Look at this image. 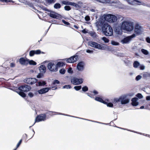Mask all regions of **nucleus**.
Segmentation results:
<instances>
[{"label": "nucleus", "instance_id": "nucleus-1", "mask_svg": "<svg viewBox=\"0 0 150 150\" xmlns=\"http://www.w3.org/2000/svg\"><path fill=\"white\" fill-rule=\"evenodd\" d=\"M126 96H120L119 98H114L112 101V103H107L105 101L104 103L107 105L108 107H112L113 105L118 107L120 106V102L122 105L126 104L129 102V100L128 99H126Z\"/></svg>", "mask_w": 150, "mask_h": 150}, {"label": "nucleus", "instance_id": "nucleus-2", "mask_svg": "<svg viewBox=\"0 0 150 150\" xmlns=\"http://www.w3.org/2000/svg\"><path fill=\"white\" fill-rule=\"evenodd\" d=\"M102 24L101 28L104 35L107 36H111L113 34V30L110 26L108 24L102 23L101 22H97L96 25L98 28H99L101 26L100 25Z\"/></svg>", "mask_w": 150, "mask_h": 150}, {"label": "nucleus", "instance_id": "nucleus-3", "mask_svg": "<svg viewBox=\"0 0 150 150\" xmlns=\"http://www.w3.org/2000/svg\"><path fill=\"white\" fill-rule=\"evenodd\" d=\"M134 24L132 23L124 21L121 25V28L127 31H131L134 29Z\"/></svg>", "mask_w": 150, "mask_h": 150}, {"label": "nucleus", "instance_id": "nucleus-4", "mask_svg": "<svg viewBox=\"0 0 150 150\" xmlns=\"http://www.w3.org/2000/svg\"><path fill=\"white\" fill-rule=\"evenodd\" d=\"M88 46L96 49L103 50H105V47L104 46L96 42L93 41H88Z\"/></svg>", "mask_w": 150, "mask_h": 150}, {"label": "nucleus", "instance_id": "nucleus-5", "mask_svg": "<svg viewBox=\"0 0 150 150\" xmlns=\"http://www.w3.org/2000/svg\"><path fill=\"white\" fill-rule=\"evenodd\" d=\"M105 20L110 23H114L117 20V18L115 16L111 14H108L104 16Z\"/></svg>", "mask_w": 150, "mask_h": 150}, {"label": "nucleus", "instance_id": "nucleus-6", "mask_svg": "<svg viewBox=\"0 0 150 150\" xmlns=\"http://www.w3.org/2000/svg\"><path fill=\"white\" fill-rule=\"evenodd\" d=\"M50 112H52L57 113V114H58V115H62L66 116H67L71 117H75V118H79L80 119H83V120H87V121H91V122H96V123H98L99 124H102L103 125H107V124H106V123H102V122H98V121H96L90 120H89L87 119L83 118H80V117H75L74 116H71V115H68L67 114H64V113H60V112H51V111H50Z\"/></svg>", "mask_w": 150, "mask_h": 150}, {"label": "nucleus", "instance_id": "nucleus-7", "mask_svg": "<svg viewBox=\"0 0 150 150\" xmlns=\"http://www.w3.org/2000/svg\"><path fill=\"white\" fill-rule=\"evenodd\" d=\"M49 12L50 13H48V14L52 18L57 19H60L62 18V16L60 14L54 11L50 10Z\"/></svg>", "mask_w": 150, "mask_h": 150}, {"label": "nucleus", "instance_id": "nucleus-8", "mask_svg": "<svg viewBox=\"0 0 150 150\" xmlns=\"http://www.w3.org/2000/svg\"><path fill=\"white\" fill-rule=\"evenodd\" d=\"M47 68L51 71L56 72L58 70V68L56 65L53 62H50L48 63L47 65Z\"/></svg>", "mask_w": 150, "mask_h": 150}, {"label": "nucleus", "instance_id": "nucleus-9", "mask_svg": "<svg viewBox=\"0 0 150 150\" xmlns=\"http://www.w3.org/2000/svg\"><path fill=\"white\" fill-rule=\"evenodd\" d=\"M46 115L45 114H41L38 115L35 119V122L32 125H34L35 122H38L40 121H44L46 119Z\"/></svg>", "mask_w": 150, "mask_h": 150}, {"label": "nucleus", "instance_id": "nucleus-10", "mask_svg": "<svg viewBox=\"0 0 150 150\" xmlns=\"http://www.w3.org/2000/svg\"><path fill=\"white\" fill-rule=\"evenodd\" d=\"M143 27L139 25L138 23H136L135 25L134 32L138 35L141 34L143 32Z\"/></svg>", "mask_w": 150, "mask_h": 150}, {"label": "nucleus", "instance_id": "nucleus-11", "mask_svg": "<svg viewBox=\"0 0 150 150\" xmlns=\"http://www.w3.org/2000/svg\"><path fill=\"white\" fill-rule=\"evenodd\" d=\"M38 80L35 78H26L24 80V82L28 84L32 85L35 83Z\"/></svg>", "mask_w": 150, "mask_h": 150}, {"label": "nucleus", "instance_id": "nucleus-12", "mask_svg": "<svg viewBox=\"0 0 150 150\" xmlns=\"http://www.w3.org/2000/svg\"><path fill=\"white\" fill-rule=\"evenodd\" d=\"M71 82L74 85H79L83 83V79L82 78L78 79L75 77H73L71 79Z\"/></svg>", "mask_w": 150, "mask_h": 150}, {"label": "nucleus", "instance_id": "nucleus-13", "mask_svg": "<svg viewBox=\"0 0 150 150\" xmlns=\"http://www.w3.org/2000/svg\"><path fill=\"white\" fill-rule=\"evenodd\" d=\"M78 58L77 55H74L68 58L64 59V60H66L67 63H74L77 61Z\"/></svg>", "mask_w": 150, "mask_h": 150}, {"label": "nucleus", "instance_id": "nucleus-14", "mask_svg": "<svg viewBox=\"0 0 150 150\" xmlns=\"http://www.w3.org/2000/svg\"><path fill=\"white\" fill-rule=\"evenodd\" d=\"M31 88V87L30 86L26 84L21 86L18 88V89L20 91L25 92H27L29 91Z\"/></svg>", "mask_w": 150, "mask_h": 150}, {"label": "nucleus", "instance_id": "nucleus-15", "mask_svg": "<svg viewBox=\"0 0 150 150\" xmlns=\"http://www.w3.org/2000/svg\"><path fill=\"white\" fill-rule=\"evenodd\" d=\"M85 63L84 62L81 61L78 63L77 65V69L79 71H82L84 68Z\"/></svg>", "mask_w": 150, "mask_h": 150}, {"label": "nucleus", "instance_id": "nucleus-16", "mask_svg": "<svg viewBox=\"0 0 150 150\" xmlns=\"http://www.w3.org/2000/svg\"><path fill=\"white\" fill-rule=\"evenodd\" d=\"M82 3L81 2L79 1L78 2V4H76L74 2H71L70 6H73L76 8V9L77 10L79 8L81 7Z\"/></svg>", "mask_w": 150, "mask_h": 150}, {"label": "nucleus", "instance_id": "nucleus-17", "mask_svg": "<svg viewBox=\"0 0 150 150\" xmlns=\"http://www.w3.org/2000/svg\"><path fill=\"white\" fill-rule=\"evenodd\" d=\"M50 89L49 88H43L38 90V92L40 94H43L47 92Z\"/></svg>", "mask_w": 150, "mask_h": 150}, {"label": "nucleus", "instance_id": "nucleus-18", "mask_svg": "<svg viewBox=\"0 0 150 150\" xmlns=\"http://www.w3.org/2000/svg\"><path fill=\"white\" fill-rule=\"evenodd\" d=\"M28 60L25 59L23 57H21L19 59V62L21 64L25 65L28 64Z\"/></svg>", "mask_w": 150, "mask_h": 150}, {"label": "nucleus", "instance_id": "nucleus-19", "mask_svg": "<svg viewBox=\"0 0 150 150\" xmlns=\"http://www.w3.org/2000/svg\"><path fill=\"white\" fill-rule=\"evenodd\" d=\"M138 98H134L132 99V105L133 106H136L138 105L139 103L137 102Z\"/></svg>", "mask_w": 150, "mask_h": 150}, {"label": "nucleus", "instance_id": "nucleus-20", "mask_svg": "<svg viewBox=\"0 0 150 150\" xmlns=\"http://www.w3.org/2000/svg\"><path fill=\"white\" fill-rule=\"evenodd\" d=\"M46 67L44 65H41L39 67V70L40 72L44 74L46 72Z\"/></svg>", "mask_w": 150, "mask_h": 150}, {"label": "nucleus", "instance_id": "nucleus-21", "mask_svg": "<svg viewBox=\"0 0 150 150\" xmlns=\"http://www.w3.org/2000/svg\"><path fill=\"white\" fill-rule=\"evenodd\" d=\"M114 54L117 56L124 57H125V54L122 53L121 52H117L115 51L114 52Z\"/></svg>", "mask_w": 150, "mask_h": 150}, {"label": "nucleus", "instance_id": "nucleus-22", "mask_svg": "<svg viewBox=\"0 0 150 150\" xmlns=\"http://www.w3.org/2000/svg\"><path fill=\"white\" fill-rule=\"evenodd\" d=\"M130 40L129 36H128L122 40V41L123 43H126L129 42Z\"/></svg>", "mask_w": 150, "mask_h": 150}, {"label": "nucleus", "instance_id": "nucleus-23", "mask_svg": "<svg viewBox=\"0 0 150 150\" xmlns=\"http://www.w3.org/2000/svg\"><path fill=\"white\" fill-rule=\"evenodd\" d=\"M95 100L98 101L102 103H104L105 101H104L102 98L100 97H96L95 98Z\"/></svg>", "mask_w": 150, "mask_h": 150}, {"label": "nucleus", "instance_id": "nucleus-24", "mask_svg": "<svg viewBox=\"0 0 150 150\" xmlns=\"http://www.w3.org/2000/svg\"><path fill=\"white\" fill-rule=\"evenodd\" d=\"M22 91H17L16 92L19 95L23 97H25L26 96V94Z\"/></svg>", "mask_w": 150, "mask_h": 150}, {"label": "nucleus", "instance_id": "nucleus-25", "mask_svg": "<svg viewBox=\"0 0 150 150\" xmlns=\"http://www.w3.org/2000/svg\"><path fill=\"white\" fill-rule=\"evenodd\" d=\"M140 65L139 63L137 61H135L133 63V67L135 68H137Z\"/></svg>", "mask_w": 150, "mask_h": 150}, {"label": "nucleus", "instance_id": "nucleus-26", "mask_svg": "<svg viewBox=\"0 0 150 150\" xmlns=\"http://www.w3.org/2000/svg\"><path fill=\"white\" fill-rule=\"evenodd\" d=\"M37 94V92H35L34 93L30 92L28 93V95L30 98H32L34 96L36 95Z\"/></svg>", "mask_w": 150, "mask_h": 150}, {"label": "nucleus", "instance_id": "nucleus-27", "mask_svg": "<svg viewBox=\"0 0 150 150\" xmlns=\"http://www.w3.org/2000/svg\"><path fill=\"white\" fill-rule=\"evenodd\" d=\"M28 64L29 63L30 65H35L36 64V63L33 60H28Z\"/></svg>", "mask_w": 150, "mask_h": 150}, {"label": "nucleus", "instance_id": "nucleus-28", "mask_svg": "<svg viewBox=\"0 0 150 150\" xmlns=\"http://www.w3.org/2000/svg\"><path fill=\"white\" fill-rule=\"evenodd\" d=\"M89 34L93 38L95 39L96 38V35L94 32H90Z\"/></svg>", "mask_w": 150, "mask_h": 150}, {"label": "nucleus", "instance_id": "nucleus-29", "mask_svg": "<svg viewBox=\"0 0 150 150\" xmlns=\"http://www.w3.org/2000/svg\"><path fill=\"white\" fill-rule=\"evenodd\" d=\"M62 3L64 5H71V2H69L67 0H66L62 1Z\"/></svg>", "mask_w": 150, "mask_h": 150}, {"label": "nucleus", "instance_id": "nucleus-30", "mask_svg": "<svg viewBox=\"0 0 150 150\" xmlns=\"http://www.w3.org/2000/svg\"><path fill=\"white\" fill-rule=\"evenodd\" d=\"M122 61L124 62L125 63V65L126 66H128L129 64V62L130 61L127 60L126 58L123 59H122Z\"/></svg>", "mask_w": 150, "mask_h": 150}, {"label": "nucleus", "instance_id": "nucleus-31", "mask_svg": "<svg viewBox=\"0 0 150 150\" xmlns=\"http://www.w3.org/2000/svg\"><path fill=\"white\" fill-rule=\"evenodd\" d=\"M61 7V5L59 3H56L54 6V7L55 9L60 8Z\"/></svg>", "mask_w": 150, "mask_h": 150}, {"label": "nucleus", "instance_id": "nucleus-32", "mask_svg": "<svg viewBox=\"0 0 150 150\" xmlns=\"http://www.w3.org/2000/svg\"><path fill=\"white\" fill-rule=\"evenodd\" d=\"M141 52L144 54L146 55H148L149 53L148 51L147 50L144 49H141Z\"/></svg>", "mask_w": 150, "mask_h": 150}, {"label": "nucleus", "instance_id": "nucleus-33", "mask_svg": "<svg viewBox=\"0 0 150 150\" xmlns=\"http://www.w3.org/2000/svg\"><path fill=\"white\" fill-rule=\"evenodd\" d=\"M143 76L144 78H146L148 77H150V74L145 72L143 74Z\"/></svg>", "mask_w": 150, "mask_h": 150}, {"label": "nucleus", "instance_id": "nucleus-34", "mask_svg": "<svg viewBox=\"0 0 150 150\" xmlns=\"http://www.w3.org/2000/svg\"><path fill=\"white\" fill-rule=\"evenodd\" d=\"M27 4L33 9H35V7L34 6L33 4L30 2H28L27 3Z\"/></svg>", "mask_w": 150, "mask_h": 150}, {"label": "nucleus", "instance_id": "nucleus-35", "mask_svg": "<svg viewBox=\"0 0 150 150\" xmlns=\"http://www.w3.org/2000/svg\"><path fill=\"white\" fill-rule=\"evenodd\" d=\"M46 84V82L44 81H40L38 82V85L39 86L45 85Z\"/></svg>", "mask_w": 150, "mask_h": 150}, {"label": "nucleus", "instance_id": "nucleus-36", "mask_svg": "<svg viewBox=\"0 0 150 150\" xmlns=\"http://www.w3.org/2000/svg\"><path fill=\"white\" fill-rule=\"evenodd\" d=\"M35 54H39L41 53V51L40 50H33Z\"/></svg>", "mask_w": 150, "mask_h": 150}, {"label": "nucleus", "instance_id": "nucleus-37", "mask_svg": "<svg viewBox=\"0 0 150 150\" xmlns=\"http://www.w3.org/2000/svg\"><path fill=\"white\" fill-rule=\"evenodd\" d=\"M64 63L63 62H57L56 65L57 66V67H62L63 66Z\"/></svg>", "mask_w": 150, "mask_h": 150}, {"label": "nucleus", "instance_id": "nucleus-38", "mask_svg": "<svg viewBox=\"0 0 150 150\" xmlns=\"http://www.w3.org/2000/svg\"><path fill=\"white\" fill-rule=\"evenodd\" d=\"M81 86H75L74 87V88L76 91H79L81 89Z\"/></svg>", "mask_w": 150, "mask_h": 150}, {"label": "nucleus", "instance_id": "nucleus-39", "mask_svg": "<svg viewBox=\"0 0 150 150\" xmlns=\"http://www.w3.org/2000/svg\"><path fill=\"white\" fill-rule=\"evenodd\" d=\"M129 1H131V2L130 3H131V4H134V2H136L139 3H141V2L140 1L137 0H128Z\"/></svg>", "mask_w": 150, "mask_h": 150}, {"label": "nucleus", "instance_id": "nucleus-40", "mask_svg": "<svg viewBox=\"0 0 150 150\" xmlns=\"http://www.w3.org/2000/svg\"><path fill=\"white\" fill-rule=\"evenodd\" d=\"M82 91L84 92H86L88 90V87L86 86H83L82 88Z\"/></svg>", "mask_w": 150, "mask_h": 150}, {"label": "nucleus", "instance_id": "nucleus-41", "mask_svg": "<svg viewBox=\"0 0 150 150\" xmlns=\"http://www.w3.org/2000/svg\"><path fill=\"white\" fill-rule=\"evenodd\" d=\"M44 74L40 72V73H39L37 75V77L38 78H40L42 77Z\"/></svg>", "mask_w": 150, "mask_h": 150}, {"label": "nucleus", "instance_id": "nucleus-42", "mask_svg": "<svg viewBox=\"0 0 150 150\" xmlns=\"http://www.w3.org/2000/svg\"><path fill=\"white\" fill-rule=\"evenodd\" d=\"M71 88V87L70 85H65L63 87V88L70 89Z\"/></svg>", "mask_w": 150, "mask_h": 150}, {"label": "nucleus", "instance_id": "nucleus-43", "mask_svg": "<svg viewBox=\"0 0 150 150\" xmlns=\"http://www.w3.org/2000/svg\"><path fill=\"white\" fill-rule=\"evenodd\" d=\"M64 9L67 11H69L71 9V8L70 6H66L64 7Z\"/></svg>", "mask_w": 150, "mask_h": 150}, {"label": "nucleus", "instance_id": "nucleus-44", "mask_svg": "<svg viewBox=\"0 0 150 150\" xmlns=\"http://www.w3.org/2000/svg\"><path fill=\"white\" fill-rule=\"evenodd\" d=\"M102 40L105 43H108L109 41V40L105 37H103L102 38Z\"/></svg>", "mask_w": 150, "mask_h": 150}, {"label": "nucleus", "instance_id": "nucleus-45", "mask_svg": "<svg viewBox=\"0 0 150 150\" xmlns=\"http://www.w3.org/2000/svg\"><path fill=\"white\" fill-rule=\"evenodd\" d=\"M29 55L30 57H33V56L34 55V52L33 50H32L30 51L29 52Z\"/></svg>", "mask_w": 150, "mask_h": 150}, {"label": "nucleus", "instance_id": "nucleus-46", "mask_svg": "<svg viewBox=\"0 0 150 150\" xmlns=\"http://www.w3.org/2000/svg\"><path fill=\"white\" fill-rule=\"evenodd\" d=\"M136 96L139 98L141 99L143 98V96L140 93H138L136 95Z\"/></svg>", "mask_w": 150, "mask_h": 150}, {"label": "nucleus", "instance_id": "nucleus-47", "mask_svg": "<svg viewBox=\"0 0 150 150\" xmlns=\"http://www.w3.org/2000/svg\"><path fill=\"white\" fill-rule=\"evenodd\" d=\"M66 71V70L65 69H62L59 70V73L62 74H64Z\"/></svg>", "mask_w": 150, "mask_h": 150}, {"label": "nucleus", "instance_id": "nucleus-48", "mask_svg": "<svg viewBox=\"0 0 150 150\" xmlns=\"http://www.w3.org/2000/svg\"><path fill=\"white\" fill-rule=\"evenodd\" d=\"M46 1L49 3L52 4L54 3L56 0H46Z\"/></svg>", "mask_w": 150, "mask_h": 150}, {"label": "nucleus", "instance_id": "nucleus-49", "mask_svg": "<svg viewBox=\"0 0 150 150\" xmlns=\"http://www.w3.org/2000/svg\"><path fill=\"white\" fill-rule=\"evenodd\" d=\"M142 78V76H141L138 75L136 77L135 80L137 81H138L140 80Z\"/></svg>", "mask_w": 150, "mask_h": 150}, {"label": "nucleus", "instance_id": "nucleus-50", "mask_svg": "<svg viewBox=\"0 0 150 150\" xmlns=\"http://www.w3.org/2000/svg\"><path fill=\"white\" fill-rule=\"evenodd\" d=\"M111 44L113 45H119V43L118 42H116L114 41H112Z\"/></svg>", "mask_w": 150, "mask_h": 150}, {"label": "nucleus", "instance_id": "nucleus-51", "mask_svg": "<svg viewBox=\"0 0 150 150\" xmlns=\"http://www.w3.org/2000/svg\"><path fill=\"white\" fill-rule=\"evenodd\" d=\"M59 81L57 80H55L53 82V84L55 85V84H59Z\"/></svg>", "mask_w": 150, "mask_h": 150}, {"label": "nucleus", "instance_id": "nucleus-52", "mask_svg": "<svg viewBox=\"0 0 150 150\" xmlns=\"http://www.w3.org/2000/svg\"><path fill=\"white\" fill-rule=\"evenodd\" d=\"M0 1L2 2H6L7 3L8 2H11L12 1V0H0Z\"/></svg>", "mask_w": 150, "mask_h": 150}, {"label": "nucleus", "instance_id": "nucleus-53", "mask_svg": "<svg viewBox=\"0 0 150 150\" xmlns=\"http://www.w3.org/2000/svg\"><path fill=\"white\" fill-rule=\"evenodd\" d=\"M136 36V35L135 34H133L132 35L130 36H129V38H130V40L132 38H135Z\"/></svg>", "mask_w": 150, "mask_h": 150}, {"label": "nucleus", "instance_id": "nucleus-54", "mask_svg": "<svg viewBox=\"0 0 150 150\" xmlns=\"http://www.w3.org/2000/svg\"><path fill=\"white\" fill-rule=\"evenodd\" d=\"M134 95V94L133 93H129L126 95H125L124 96H126V99H128L129 98H127V96H129L130 97H132V96H133ZM129 99L130 100V99Z\"/></svg>", "mask_w": 150, "mask_h": 150}, {"label": "nucleus", "instance_id": "nucleus-55", "mask_svg": "<svg viewBox=\"0 0 150 150\" xmlns=\"http://www.w3.org/2000/svg\"><path fill=\"white\" fill-rule=\"evenodd\" d=\"M22 142V140L21 139L19 142H18V144H17V145H16V149L18 148L20 145V144H21V142Z\"/></svg>", "mask_w": 150, "mask_h": 150}, {"label": "nucleus", "instance_id": "nucleus-56", "mask_svg": "<svg viewBox=\"0 0 150 150\" xmlns=\"http://www.w3.org/2000/svg\"><path fill=\"white\" fill-rule=\"evenodd\" d=\"M62 22L64 24L66 25H70V23L69 22L66 21L64 20H62Z\"/></svg>", "mask_w": 150, "mask_h": 150}, {"label": "nucleus", "instance_id": "nucleus-57", "mask_svg": "<svg viewBox=\"0 0 150 150\" xmlns=\"http://www.w3.org/2000/svg\"><path fill=\"white\" fill-rule=\"evenodd\" d=\"M86 52L88 53L92 54L93 52V50H91L89 49H87L86 50Z\"/></svg>", "mask_w": 150, "mask_h": 150}, {"label": "nucleus", "instance_id": "nucleus-58", "mask_svg": "<svg viewBox=\"0 0 150 150\" xmlns=\"http://www.w3.org/2000/svg\"><path fill=\"white\" fill-rule=\"evenodd\" d=\"M34 1L35 2V5L36 6H37V5L36 4H39L40 3H41V1L39 0H34Z\"/></svg>", "mask_w": 150, "mask_h": 150}, {"label": "nucleus", "instance_id": "nucleus-59", "mask_svg": "<svg viewBox=\"0 0 150 150\" xmlns=\"http://www.w3.org/2000/svg\"><path fill=\"white\" fill-rule=\"evenodd\" d=\"M86 94L90 98H94V97L93 95H92L91 94L88 93H86Z\"/></svg>", "mask_w": 150, "mask_h": 150}, {"label": "nucleus", "instance_id": "nucleus-60", "mask_svg": "<svg viewBox=\"0 0 150 150\" xmlns=\"http://www.w3.org/2000/svg\"><path fill=\"white\" fill-rule=\"evenodd\" d=\"M145 68V67L144 65H141L140 66V69L143 70Z\"/></svg>", "mask_w": 150, "mask_h": 150}, {"label": "nucleus", "instance_id": "nucleus-61", "mask_svg": "<svg viewBox=\"0 0 150 150\" xmlns=\"http://www.w3.org/2000/svg\"><path fill=\"white\" fill-rule=\"evenodd\" d=\"M146 42L149 43H150V38L149 37H147L146 39Z\"/></svg>", "mask_w": 150, "mask_h": 150}, {"label": "nucleus", "instance_id": "nucleus-62", "mask_svg": "<svg viewBox=\"0 0 150 150\" xmlns=\"http://www.w3.org/2000/svg\"><path fill=\"white\" fill-rule=\"evenodd\" d=\"M68 72L69 73H73L72 69L71 67H70L69 68L68 70Z\"/></svg>", "mask_w": 150, "mask_h": 150}, {"label": "nucleus", "instance_id": "nucleus-63", "mask_svg": "<svg viewBox=\"0 0 150 150\" xmlns=\"http://www.w3.org/2000/svg\"><path fill=\"white\" fill-rule=\"evenodd\" d=\"M85 20L86 21H89V20L90 19V17L88 16H86L85 17Z\"/></svg>", "mask_w": 150, "mask_h": 150}, {"label": "nucleus", "instance_id": "nucleus-64", "mask_svg": "<svg viewBox=\"0 0 150 150\" xmlns=\"http://www.w3.org/2000/svg\"><path fill=\"white\" fill-rule=\"evenodd\" d=\"M33 9L34 10L33 11L36 13H40L41 12L40 11H39L36 9L35 8V9Z\"/></svg>", "mask_w": 150, "mask_h": 150}]
</instances>
